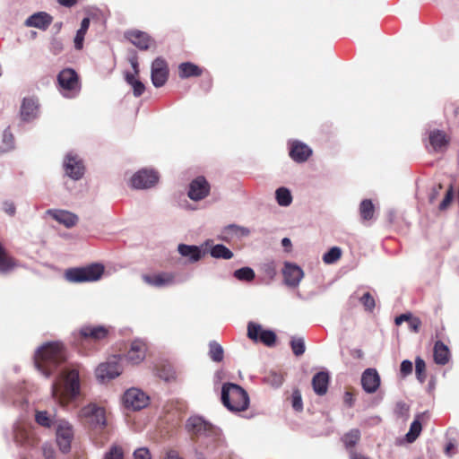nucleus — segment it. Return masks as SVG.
Wrapping results in <instances>:
<instances>
[{
    "mask_svg": "<svg viewBox=\"0 0 459 459\" xmlns=\"http://www.w3.org/2000/svg\"><path fill=\"white\" fill-rule=\"evenodd\" d=\"M81 379L77 368H62L58 377L51 385L53 399L61 405L68 403L80 395Z\"/></svg>",
    "mask_w": 459,
    "mask_h": 459,
    "instance_id": "1",
    "label": "nucleus"
},
{
    "mask_svg": "<svg viewBox=\"0 0 459 459\" xmlns=\"http://www.w3.org/2000/svg\"><path fill=\"white\" fill-rule=\"evenodd\" d=\"M65 351L60 342H48L38 348L35 366L46 377L53 375L65 360Z\"/></svg>",
    "mask_w": 459,
    "mask_h": 459,
    "instance_id": "2",
    "label": "nucleus"
},
{
    "mask_svg": "<svg viewBox=\"0 0 459 459\" xmlns=\"http://www.w3.org/2000/svg\"><path fill=\"white\" fill-rule=\"evenodd\" d=\"M221 400L222 404L232 412L246 411L250 403L247 392L234 383H224L221 387Z\"/></svg>",
    "mask_w": 459,
    "mask_h": 459,
    "instance_id": "3",
    "label": "nucleus"
},
{
    "mask_svg": "<svg viewBox=\"0 0 459 459\" xmlns=\"http://www.w3.org/2000/svg\"><path fill=\"white\" fill-rule=\"evenodd\" d=\"M186 430L192 438H209L212 442L219 443L221 438V429L199 415L189 417L185 425Z\"/></svg>",
    "mask_w": 459,
    "mask_h": 459,
    "instance_id": "4",
    "label": "nucleus"
},
{
    "mask_svg": "<svg viewBox=\"0 0 459 459\" xmlns=\"http://www.w3.org/2000/svg\"><path fill=\"white\" fill-rule=\"evenodd\" d=\"M104 273V266L92 264L86 267L67 269L65 277L69 282H91L100 280Z\"/></svg>",
    "mask_w": 459,
    "mask_h": 459,
    "instance_id": "5",
    "label": "nucleus"
},
{
    "mask_svg": "<svg viewBox=\"0 0 459 459\" xmlns=\"http://www.w3.org/2000/svg\"><path fill=\"white\" fill-rule=\"evenodd\" d=\"M60 91L65 98H74L81 90L77 73L72 68L63 69L57 75Z\"/></svg>",
    "mask_w": 459,
    "mask_h": 459,
    "instance_id": "6",
    "label": "nucleus"
},
{
    "mask_svg": "<svg viewBox=\"0 0 459 459\" xmlns=\"http://www.w3.org/2000/svg\"><path fill=\"white\" fill-rule=\"evenodd\" d=\"M56 437L60 451L64 454L68 453L71 449V444L74 438L73 426L67 420H56Z\"/></svg>",
    "mask_w": 459,
    "mask_h": 459,
    "instance_id": "7",
    "label": "nucleus"
},
{
    "mask_svg": "<svg viewBox=\"0 0 459 459\" xmlns=\"http://www.w3.org/2000/svg\"><path fill=\"white\" fill-rule=\"evenodd\" d=\"M121 372L122 368L119 364V359L117 356H113L97 367L95 375L100 382L104 383L118 377Z\"/></svg>",
    "mask_w": 459,
    "mask_h": 459,
    "instance_id": "8",
    "label": "nucleus"
},
{
    "mask_svg": "<svg viewBox=\"0 0 459 459\" xmlns=\"http://www.w3.org/2000/svg\"><path fill=\"white\" fill-rule=\"evenodd\" d=\"M81 415L92 429H102L106 426L105 411L95 403L84 406L81 410Z\"/></svg>",
    "mask_w": 459,
    "mask_h": 459,
    "instance_id": "9",
    "label": "nucleus"
},
{
    "mask_svg": "<svg viewBox=\"0 0 459 459\" xmlns=\"http://www.w3.org/2000/svg\"><path fill=\"white\" fill-rule=\"evenodd\" d=\"M108 332V328L102 325H83L75 338L82 345H86L91 341L98 342L107 338Z\"/></svg>",
    "mask_w": 459,
    "mask_h": 459,
    "instance_id": "10",
    "label": "nucleus"
},
{
    "mask_svg": "<svg viewBox=\"0 0 459 459\" xmlns=\"http://www.w3.org/2000/svg\"><path fill=\"white\" fill-rule=\"evenodd\" d=\"M123 403L127 409L141 410L149 403V396L138 388H130L123 395Z\"/></svg>",
    "mask_w": 459,
    "mask_h": 459,
    "instance_id": "11",
    "label": "nucleus"
},
{
    "mask_svg": "<svg viewBox=\"0 0 459 459\" xmlns=\"http://www.w3.org/2000/svg\"><path fill=\"white\" fill-rule=\"evenodd\" d=\"M63 166L65 175L73 180H79L84 175V165L82 160L76 154H73L72 152L67 153L65 157Z\"/></svg>",
    "mask_w": 459,
    "mask_h": 459,
    "instance_id": "12",
    "label": "nucleus"
},
{
    "mask_svg": "<svg viewBox=\"0 0 459 459\" xmlns=\"http://www.w3.org/2000/svg\"><path fill=\"white\" fill-rule=\"evenodd\" d=\"M247 336L255 341L261 342L266 346H273L276 341V334L271 330H263L258 324L250 322L247 325Z\"/></svg>",
    "mask_w": 459,
    "mask_h": 459,
    "instance_id": "13",
    "label": "nucleus"
},
{
    "mask_svg": "<svg viewBox=\"0 0 459 459\" xmlns=\"http://www.w3.org/2000/svg\"><path fill=\"white\" fill-rule=\"evenodd\" d=\"M158 179L159 177L155 171L143 169L134 174L131 186L135 189H147L153 186Z\"/></svg>",
    "mask_w": 459,
    "mask_h": 459,
    "instance_id": "14",
    "label": "nucleus"
},
{
    "mask_svg": "<svg viewBox=\"0 0 459 459\" xmlns=\"http://www.w3.org/2000/svg\"><path fill=\"white\" fill-rule=\"evenodd\" d=\"M169 76V69L164 59L157 57L152 64L151 78L152 82L156 88L162 87Z\"/></svg>",
    "mask_w": 459,
    "mask_h": 459,
    "instance_id": "15",
    "label": "nucleus"
},
{
    "mask_svg": "<svg viewBox=\"0 0 459 459\" xmlns=\"http://www.w3.org/2000/svg\"><path fill=\"white\" fill-rule=\"evenodd\" d=\"M284 283L289 287H298L304 277V272L296 264L285 262L282 269Z\"/></svg>",
    "mask_w": 459,
    "mask_h": 459,
    "instance_id": "16",
    "label": "nucleus"
},
{
    "mask_svg": "<svg viewBox=\"0 0 459 459\" xmlns=\"http://www.w3.org/2000/svg\"><path fill=\"white\" fill-rule=\"evenodd\" d=\"M210 192V185L204 177L194 179L188 189V197L193 201H200L205 198Z\"/></svg>",
    "mask_w": 459,
    "mask_h": 459,
    "instance_id": "17",
    "label": "nucleus"
},
{
    "mask_svg": "<svg viewBox=\"0 0 459 459\" xmlns=\"http://www.w3.org/2000/svg\"><path fill=\"white\" fill-rule=\"evenodd\" d=\"M202 247L195 245L179 244L178 246V254L186 259L189 264H195L199 262L206 254Z\"/></svg>",
    "mask_w": 459,
    "mask_h": 459,
    "instance_id": "18",
    "label": "nucleus"
},
{
    "mask_svg": "<svg viewBox=\"0 0 459 459\" xmlns=\"http://www.w3.org/2000/svg\"><path fill=\"white\" fill-rule=\"evenodd\" d=\"M361 385L368 394H374L380 385V377L375 368H367L361 376Z\"/></svg>",
    "mask_w": 459,
    "mask_h": 459,
    "instance_id": "19",
    "label": "nucleus"
},
{
    "mask_svg": "<svg viewBox=\"0 0 459 459\" xmlns=\"http://www.w3.org/2000/svg\"><path fill=\"white\" fill-rule=\"evenodd\" d=\"M142 279L146 284L156 288L169 286L175 282L174 275L169 273L143 274Z\"/></svg>",
    "mask_w": 459,
    "mask_h": 459,
    "instance_id": "20",
    "label": "nucleus"
},
{
    "mask_svg": "<svg viewBox=\"0 0 459 459\" xmlns=\"http://www.w3.org/2000/svg\"><path fill=\"white\" fill-rule=\"evenodd\" d=\"M312 155L311 148L299 141H293L290 143V157L298 163H302L307 160Z\"/></svg>",
    "mask_w": 459,
    "mask_h": 459,
    "instance_id": "21",
    "label": "nucleus"
},
{
    "mask_svg": "<svg viewBox=\"0 0 459 459\" xmlns=\"http://www.w3.org/2000/svg\"><path fill=\"white\" fill-rule=\"evenodd\" d=\"M47 212L55 221H56L60 224H63L66 228H72L75 226L79 221V218L75 213L66 210L53 209L48 210Z\"/></svg>",
    "mask_w": 459,
    "mask_h": 459,
    "instance_id": "22",
    "label": "nucleus"
},
{
    "mask_svg": "<svg viewBox=\"0 0 459 459\" xmlns=\"http://www.w3.org/2000/svg\"><path fill=\"white\" fill-rule=\"evenodd\" d=\"M126 38L140 50H146L150 48L152 40L151 37L140 30H132L126 33Z\"/></svg>",
    "mask_w": 459,
    "mask_h": 459,
    "instance_id": "23",
    "label": "nucleus"
},
{
    "mask_svg": "<svg viewBox=\"0 0 459 459\" xmlns=\"http://www.w3.org/2000/svg\"><path fill=\"white\" fill-rule=\"evenodd\" d=\"M51 22L52 17L48 13L45 12H39L28 17L25 21V25L28 27L46 30Z\"/></svg>",
    "mask_w": 459,
    "mask_h": 459,
    "instance_id": "24",
    "label": "nucleus"
},
{
    "mask_svg": "<svg viewBox=\"0 0 459 459\" xmlns=\"http://www.w3.org/2000/svg\"><path fill=\"white\" fill-rule=\"evenodd\" d=\"M250 234L249 229L237 224H230L223 228L221 233V238L229 241L233 238H243Z\"/></svg>",
    "mask_w": 459,
    "mask_h": 459,
    "instance_id": "25",
    "label": "nucleus"
},
{
    "mask_svg": "<svg viewBox=\"0 0 459 459\" xmlns=\"http://www.w3.org/2000/svg\"><path fill=\"white\" fill-rule=\"evenodd\" d=\"M146 345L143 342L135 340L132 342L126 354L127 359L133 364H138L145 358Z\"/></svg>",
    "mask_w": 459,
    "mask_h": 459,
    "instance_id": "26",
    "label": "nucleus"
},
{
    "mask_svg": "<svg viewBox=\"0 0 459 459\" xmlns=\"http://www.w3.org/2000/svg\"><path fill=\"white\" fill-rule=\"evenodd\" d=\"M39 113V105L34 99L24 98L21 107V117L23 121H31Z\"/></svg>",
    "mask_w": 459,
    "mask_h": 459,
    "instance_id": "27",
    "label": "nucleus"
},
{
    "mask_svg": "<svg viewBox=\"0 0 459 459\" xmlns=\"http://www.w3.org/2000/svg\"><path fill=\"white\" fill-rule=\"evenodd\" d=\"M329 384V375L327 372H317L312 378V386L314 392L318 395L326 394Z\"/></svg>",
    "mask_w": 459,
    "mask_h": 459,
    "instance_id": "28",
    "label": "nucleus"
},
{
    "mask_svg": "<svg viewBox=\"0 0 459 459\" xmlns=\"http://www.w3.org/2000/svg\"><path fill=\"white\" fill-rule=\"evenodd\" d=\"M434 361L438 365H446L450 359L448 347L441 341H437L433 349Z\"/></svg>",
    "mask_w": 459,
    "mask_h": 459,
    "instance_id": "29",
    "label": "nucleus"
},
{
    "mask_svg": "<svg viewBox=\"0 0 459 459\" xmlns=\"http://www.w3.org/2000/svg\"><path fill=\"white\" fill-rule=\"evenodd\" d=\"M361 437L360 430L359 429H351L342 437V441L349 453L351 457V451H355L354 447L359 441Z\"/></svg>",
    "mask_w": 459,
    "mask_h": 459,
    "instance_id": "30",
    "label": "nucleus"
},
{
    "mask_svg": "<svg viewBox=\"0 0 459 459\" xmlns=\"http://www.w3.org/2000/svg\"><path fill=\"white\" fill-rule=\"evenodd\" d=\"M429 138L430 145L436 152L442 150L448 143L446 134L440 130L431 131Z\"/></svg>",
    "mask_w": 459,
    "mask_h": 459,
    "instance_id": "31",
    "label": "nucleus"
},
{
    "mask_svg": "<svg viewBox=\"0 0 459 459\" xmlns=\"http://www.w3.org/2000/svg\"><path fill=\"white\" fill-rule=\"evenodd\" d=\"M210 255L216 259L229 260L233 257V252L223 244H217L211 247Z\"/></svg>",
    "mask_w": 459,
    "mask_h": 459,
    "instance_id": "32",
    "label": "nucleus"
},
{
    "mask_svg": "<svg viewBox=\"0 0 459 459\" xmlns=\"http://www.w3.org/2000/svg\"><path fill=\"white\" fill-rule=\"evenodd\" d=\"M178 70L180 78H188L191 76H199L202 74V70L200 67L190 62L182 63L179 65Z\"/></svg>",
    "mask_w": 459,
    "mask_h": 459,
    "instance_id": "33",
    "label": "nucleus"
},
{
    "mask_svg": "<svg viewBox=\"0 0 459 459\" xmlns=\"http://www.w3.org/2000/svg\"><path fill=\"white\" fill-rule=\"evenodd\" d=\"M126 82L133 88L134 97H140L145 91L144 84L135 78L134 74L126 72L125 74Z\"/></svg>",
    "mask_w": 459,
    "mask_h": 459,
    "instance_id": "34",
    "label": "nucleus"
},
{
    "mask_svg": "<svg viewBox=\"0 0 459 459\" xmlns=\"http://www.w3.org/2000/svg\"><path fill=\"white\" fill-rule=\"evenodd\" d=\"M90 26V19L88 17L83 18L81 22V27L77 30L74 38V48L77 50H81L83 47L84 36Z\"/></svg>",
    "mask_w": 459,
    "mask_h": 459,
    "instance_id": "35",
    "label": "nucleus"
},
{
    "mask_svg": "<svg viewBox=\"0 0 459 459\" xmlns=\"http://www.w3.org/2000/svg\"><path fill=\"white\" fill-rule=\"evenodd\" d=\"M15 267V262L10 257L0 244V273H7Z\"/></svg>",
    "mask_w": 459,
    "mask_h": 459,
    "instance_id": "36",
    "label": "nucleus"
},
{
    "mask_svg": "<svg viewBox=\"0 0 459 459\" xmlns=\"http://www.w3.org/2000/svg\"><path fill=\"white\" fill-rule=\"evenodd\" d=\"M275 198H276L277 204L282 207H287V206L290 205V204L292 203L291 193L287 187H284V186H281V187H279L278 189H276Z\"/></svg>",
    "mask_w": 459,
    "mask_h": 459,
    "instance_id": "37",
    "label": "nucleus"
},
{
    "mask_svg": "<svg viewBox=\"0 0 459 459\" xmlns=\"http://www.w3.org/2000/svg\"><path fill=\"white\" fill-rule=\"evenodd\" d=\"M224 351L222 346L215 341L209 342V357L214 362L223 360Z\"/></svg>",
    "mask_w": 459,
    "mask_h": 459,
    "instance_id": "38",
    "label": "nucleus"
},
{
    "mask_svg": "<svg viewBox=\"0 0 459 459\" xmlns=\"http://www.w3.org/2000/svg\"><path fill=\"white\" fill-rule=\"evenodd\" d=\"M374 210V204L369 199H364L359 204V213L361 218L365 221H368L373 218Z\"/></svg>",
    "mask_w": 459,
    "mask_h": 459,
    "instance_id": "39",
    "label": "nucleus"
},
{
    "mask_svg": "<svg viewBox=\"0 0 459 459\" xmlns=\"http://www.w3.org/2000/svg\"><path fill=\"white\" fill-rule=\"evenodd\" d=\"M342 256V249L338 247H331L323 255V261L326 264H333L337 262Z\"/></svg>",
    "mask_w": 459,
    "mask_h": 459,
    "instance_id": "40",
    "label": "nucleus"
},
{
    "mask_svg": "<svg viewBox=\"0 0 459 459\" xmlns=\"http://www.w3.org/2000/svg\"><path fill=\"white\" fill-rule=\"evenodd\" d=\"M233 275L238 281H251L255 276L254 270L250 267H242L238 269L234 272Z\"/></svg>",
    "mask_w": 459,
    "mask_h": 459,
    "instance_id": "41",
    "label": "nucleus"
},
{
    "mask_svg": "<svg viewBox=\"0 0 459 459\" xmlns=\"http://www.w3.org/2000/svg\"><path fill=\"white\" fill-rule=\"evenodd\" d=\"M421 429H422V427H421V423H420V420L419 419L414 420L410 426L409 432L406 434V440L409 443L414 442L416 440V438L419 437V435L420 434Z\"/></svg>",
    "mask_w": 459,
    "mask_h": 459,
    "instance_id": "42",
    "label": "nucleus"
},
{
    "mask_svg": "<svg viewBox=\"0 0 459 459\" xmlns=\"http://www.w3.org/2000/svg\"><path fill=\"white\" fill-rule=\"evenodd\" d=\"M14 147V138L9 128H6L3 134V142L0 146V152H4L13 150Z\"/></svg>",
    "mask_w": 459,
    "mask_h": 459,
    "instance_id": "43",
    "label": "nucleus"
},
{
    "mask_svg": "<svg viewBox=\"0 0 459 459\" xmlns=\"http://www.w3.org/2000/svg\"><path fill=\"white\" fill-rule=\"evenodd\" d=\"M290 346L296 356H301L306 351L305 342L302 337H293L290 341Z\"/></svg>",
    "mask_w": 459,
    "mask_h": 459,
    "instance_id": "44",
    "label": "nucleus"
},
{
    "mask_svg": "<svg viewBox=\"0 0 459 459\" xmlns=\"http://www.w3.org/2000/svg\"><path fill=\"white\" fill-rule=\"evenodd\" d=\"M425 370H426L425 361L421 358L417 357L415 359V373H416L417 379L420 383H424V381L426 379Z\"/></svg>",
    "mask_w": 459,
    "mask_h": 459,
    "instance_id": "45",
    "label": "nucleus"
},
{
    "mask_svg": "<svg viewBox=\"0 0 459 459\" xmlns=\"http://www.w3.org/2000/svg\"><path fill=\"white\" fill-rule=\"evenodd\" d=\"M265 382L273 386V387H279L283 383V377L281 374L277 372H270L264 378Z\"/></svg>",
    "mask_w": 459,
    "mask_h": 459,
    "instance_id": "46",
    "label": "nucleus"
},
{
    "mask_svg": "<svg viewBox=\"0 0 459 459\" xmlns=\"http://www.w3.org/2000/svg\"><path fill=\"white\" fill-rule=\"evenodd\" d=\"M36 422L43 427L49 428L52 424V420L48 416V413L45 411H38L35 416Z\"/></svg>",
    "mask_w": 459,
    "mask_h": 459,
    "instance_id": "47",
    "label": "nucleus"
},
{
    "mask_svg": "<svg viewBox=\"0 0 459 459\" xmlns=\"http://www.w3.org/2000/svg\"><path fill=\"white\" fill-rule=\"evenodd\" d=\"M104 459H124L122 448L113 446L108 452L106 453Z\"/></svg>",
    "mask_w": 459,
    "mask_h": 459,
    "instance_id": "48",
    "label": "nucleus"
},
{
    "mask_svg": "<svg viewBox=\"0 0 459 459\" xmlns=\"http://www.w3.org/2000/svg\"><path fill=\"white\" fill-rule=\"evenodd\" d=\"M360 302L368 311H372L375 307V299L369 292L363 294V296L360 298Z\"/></svg>",
    "mask_w": 459,
    "mask_h": 459,
    "instance_id": "49",
    "label": "nucleus"
},
{
    "mask_svg": "<svg viewBox=\"0 0 459 459\" xmlns=\"http://www.w3.org/2000/svg\"><path fill=\"white\" fill-rule=\"evenodd\" d=\"M292 407L297 411H300L303 409L302 398L299 390H295L292 393Z\"/></svg>",
    "mask_w": 459,
    "mask_h": 459,
    "instance_id": "50",
    "label": "nucleus"
},
{
    "mask_svg": "<svg viewBox=\"0 0 459 459\" xmlns=\"http://www.w3.org/2000/svg\"><path fill=\"white\" fill-rule=\"evenodd\" d=\"M64 49L63 42L58 39H53L50 42L49 50L54 55L60 54Z\"/></svg>",
    "mask_w": 459,
    "mask_h": 459,
    "instance_id": "51",
    "label": "nucleus"
},
{
    "mask_svg": "<svg viewBox=\"0 0 459 459\" xmlns=\"http://www.w3.org/2000/svg\"><path fill=\"white\" fill-rule=\"evenodd\" d=\"M263 271L266 276L273 279L276 275V266L274 262H267L263 264Z\"/></svg>",
    "mask_w": 459,
    "mask_h": 459,
    "instance_id": "52",
    "label": "nucleus"
},
{
    "mask_svg": "<svg viewBox=\"0 0 459 459\" xmlns=\"http://www.w3.org/2000/svg\"><path fill=\"white\" fill-rule=\"evenodd\" d=\"M395 413L400 417H407L409 413V405L404 402H398L395 406Z\"/></svg>",
    "mask_w": 459,
    "mask_h": 459,
    "instance_id": "53",
    "label": "nucleus"
},
{
    "mask_svg": "<svg viewBox=\"0 0 459 459\" xmlns=\"http://www.w3.org/2000/svg\"><path fill=\"white\" fill-rule=\"evenodd\" d=\"M412 362L409 359H404L401 363L400 372L403 377H407L412 372Z\"/></svg>",
    "mask_w": 459,
    "mask_h": 459,
    "instance_id": "54",
    "label": "nucleus"
},
{
    "mask_svg": "<svg viewBox=\"0 0 459 459\" xmlns=\"http://www.w3.org/2000/svg\"><path fill=\"white\" fill-rule=\"evenodd\" d=\"M452 199H453V189H452V187H450L447 190L443 201L439 204V210H441V211L446 210L448 207V205L451 204Z\"/></svg>",
    "mask_w": 459,
    "mask_h": 459,
    "instance_id": "55",
    "label": "nucleus"
},
{
    "mask_svg": "<svg viewBox=\"0 0 459 459\" xmlns=\"http://www.w3.org/2000/svg\"><path fill=\"white\" fill-rule=\"evenodd\" d=\"M134 459H151L150 451L145 447L138 448L134 453Z\"/></svg>",
    "mask_w": 459,
    "mask_h": 459,
    "instance_id": "56",
    "label": "nucleus"
},
{
    "mask_svg": "<svg viewBox=\"0 0 459 459\" xmlns=\"http://www.w3.org/2000/svg\"><path fill=\"white\" fill-rule=\"evenodd\" d=\"M42 453L45 459H56L55 450L51 445L44 444L42 446Z\"/></svg>",
    "mask_w": 459,
    "mask_h": 459,
    "instance_id": "57",
    "label": "nucleus"
},
{
    "mask_svg": "<svg viewBox=\"0 0 459 459\" xmlns=\"http://www.w3.org/2000/svg\"><path fill=\"white\" fill-rule=\"evenodd\" d=\"M420 325L421 321L418 317H411V319L409 320L410 329L414 333H418L420 331Z\"/></svg>",
    "mask_w": 459,
    "mask_h": 459,
    "instance_id": "58",
    "label": "nucleus"
},
{
    "mask_svg": "<svg viewBox=\"0 0 459 459\" xmlns=\"http://www.w3.org/2000/svg\"><path fill=\"white\" fill-rule=\"evenodd\" d=\"M411 313H405L402 314L395 317L394 323L396 325H400L403 322L408 321L411 319Z\"/></svg>",
    "mask_w": 459,
    "mask_h": 459,
    "instance_id": "59",
    "label": "nucleus"
},
{
    "mask_svg": "<svg viewBox=\"0 0 459 459\" xmlns=\"http://www.w3.org/2000/svg\"><path fill=\"white\" fill-rule=\"evenodd\" d=\"M4 210L11 216L14 215L15 213V206L12 202H5L4 204Z\"/></svg>",
    "mask_w": 459,
    "mask_h": 459,
    "instance_id": "60",
    "label": "nucleus"
},
{
    "mask_svg": "<svg viewBox=\"0 0 459 459\" xmlns=\"http://www.w3.org/2000/svg\"><path fill=\"white\" fill-rule=\"evenodd\" d=\"M344 403L349 406L351 407L354 404V399L353 395L350 392H345L344 397H343Z\"/></svg>",
    "mask_w": 459,
    "mask_h": 459,
    "instance_id": "61",
    "label": "nucleus"
},
{
    "mask_svg": "<svg viewBox=\"0 0 459 459\" xmlns=\"http://www.w3.org/2000/svg\"><path fill=\"white\" fill-rule=\"evenodd\" d=\"M130 64L134 69V76L138 75L139 74V67H138V61H137V58L136 57H132L130 58Z\"/></svg>",
    "mask_w": 459,
    "mask_h": 459,
    "instance_id": "62",
    "label": "nucleus"
},
{
    "mask_svg": "<svg viewBox=\"0 0 459 459\" xmlns=\"http://www.w3.org/2000/svg\"><path fill=\"white\" fill-rule=\"evenodd\" d=\"M350 459H370V458L362 454L357 453L356 451H351Z\"/></svg>",
    "mask_w": 459,
    "mask_h": 459,
    "instance_id": "63",
    "label": "nucleus"
},
{
    "mask_svg": "<svg viewBox=\"0 0 459 459\" xmlns=\"http://www.w3.org/2000/svg\"><path fill=\"white\" fill-rule=\"evenodd\" d=\"M165 459H182L178 456L175 451H169L167 453Z\"/></svg>",
    "mask_w": 459,
    "mask_h": 459,
    "instance_id": "64",
    "label": "nucleus"
}]
</instances>
